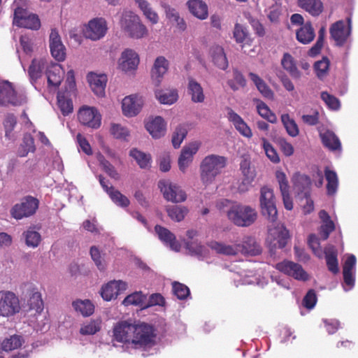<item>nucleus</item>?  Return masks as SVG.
Listing matches in <instances>:
<instances>
[{
	"mask_svg": "<svg viewBox=\"0 0 358 358\" xmlns=\"http://www.w3.org/2000/svg\"><path fill=\"white\" fill-rule=\"evenodd\" d=\"M113 336L117 342L131 344L135 348L145 349L155 345L157 334L151 324L124 320L115 324Z\"/></svg>",
	"mask_w": 358,
	"mask_h": 358,
	"instance_id": "1",
	"label": "nucleus"
},
{
	"mask_svg": "<svg viewBox=\"0 0 358 358\" xmlns=\"http://www.w3.org/2000/svg\"><path fill=\"white\" fill-rule=\"evenodd\" d=\"M217 208L227 214L228 219L238 227H249L257 219L255 209L249 206L233 203L228 199H222L217 203Z\"/></svg>",
	"mask_w": 358,
	"mask_h": 358,
	"instance_id": "2",
	"label": "nucleus"
},
{
	"mask_svg": "<svg viewBox=\"0 0 358 358\" xmlns=\"http://www.w3.org/2000/svg\"><path fill=\"white\" fill-rule=\"evenodd\" d=\"M119 24L122 31L134 39H141L148 36L147 27L142 22L140 17L132 11L122 13Z\"/></svg>",
	"mask_w": 358,
	"mask_h": 358,
	"instance_id": "3",
	"label": "nucleus"
},
{
	"mask_svg": "<svg viewBox=\"0 0 358 358\" xmlns=\"http://www.w3.org/2000/svg\"><path fill=\"white\" fill-rule=\"evenodd\" d=\"M226 158L216 155L206 156L200 164V176L203 184L211 183L226 166Z\"/></svg>",
	"mask_w": 358,
	"mask_h": 358,
	"instance_id": "4",
	"label": "nucleus"
},
{
	"mask_svg": "<svg viewBox=\"0 0 358 358\" xmlns=\"http://www.w3.org/2000/svg\"><path fill=\"white\" fill-rule=\"evenodd\" d=\"M289 239V232L283 224L269 227L266 244L271 254H275L277 249L285 248Z\"/></svg>",
	"mask_w": 358,
	"mask_h": 358,
	"instance_id": "5",
	"label": "nucleus"
},
{
	"mask_svg": "<svg viewBox=\"0 0 358 358\" xmlns=\"http://www.w3.org/2000/svg\"><path fill=\"white\" fill-rule=\"evenodd\" d=\"M39 206L38 199L32 196H26L21 199L10 210L11 216L16 220H21L34 215Z\"/></svg>",
	"mask_w": 358,
	"mask_h": 358,
	"instance_id": "6",
	"label": "nucleus"
},
{
	"mask_svg": "<svg viewBox=\"0 0 358 358\" xmlns=\"http://www.w3.org/2000/svg\"><path fill=\"white\" fill-rule=\"evenodd\" d=\"M27 102L23 94H17L12 84L6 80H0V106H21Z\"/></svg>",
	"mask_w": 358,
	"mask_h": 358,
	"instance_id": "7",
	"label": "nucleus"
},
{
	"mask_svg": "<svg viewBox=\"0 0 358 358\" xmlns=\"http://www.w3.org/2000/svg\"><path fill=\"white\" fill-rule=\"evenodd\" d=\"M259 200L263 215L273 224L277 220L278 211L273 189L267 186L262 187Z\"/></svg>",
	"mask_w": 358,
	"mask_h": 358,
	"instance_id": "8",
	"label": "nucleus"
},
{
	"mask_svg": "<svg viewBox=\"0 0 358 358\" xmlns=\"http://www.w3.org/2000/svg\"><path fill=\"white\" fill-rule=\"evenodd\" d=\"M13 23L18 27L32 30H38L41 27L38 16L20 6H17L14 10Z\"/></svg>",
	"mask_w": 358,
	"mask_h": 358,
	"instance_id": "9",
	"label": "nucleus"
},
{
	"mask_svg": "<svg viewBox=\"0 0 358 358\" xmlns=\"http://www.w3.org/2000/svg\"><path fill=\"white\" fill-rule=\"evenodd\" d=\"M158 187L163 194L164 198L173 203H182L187 199V194L178 185L169 180H161L158 182Z\"/></svg>",
	"mask_w": 358,
	"mask_h": 358,
	"instance_id": "10",
	"label": "nucleus"
},
{
	"mask_svg": "<svg viewBox=\"0 0 358 358\" xmlns=\"http://www.w3.org/2000/svg\"><path fill=\"white\" fill-rule=\"evenodd\" d=\"M18 297L12 292L0 291V316L9 317L20 310Z\"/></svg>",
	"mask_w": 358,
	"mask_h": 358,
	"instance_id": "11",
	"label": "nucleus"
},
{
	"mask_svg": "<svg viewBox=\"0 0 358 358\" xmlns=\"http://www.w3.org/2000/svg\"><path fill=\"white\" fill-rule=\"evenodd\" d=\"M351 20L348 18V26L343 20H338L332 24L329 32L336 45L343 46L347 41L351 31Z\"/></svg>",
	"mask_w": 358,
	"mask_h": 358,
	"instance_id": "12",
	"label": "nucleus"
},
{
	"mask_svg": "<svg viewBox=\"0 0 358 358\" xmlns=\"http://www.w3.org/2000/svg\"><path fill=\"white\" fill-rule=\"evenodd\" d=\"M275 268L296 280L303 281L308 280V275L303 270V267L297 263L291 261H283L278 263Z\"/></svg>",
	"mask_w": 358,
	"mask_h": 358,
	"instance_id": "13",
	"label": "nucleus"
},
{
	"mask_svg": "<svg viewBox=\"0 0 358 358\" xmlns=\"http://www.w3.org/2000/svg\"><path fill=\"white\" fill-rule=\"evenodd\" d=\"M49 46L52 56L58 62L66 58V48L64 45L58 31L52 29L49 36Z\"/></svg>",
	"mask_w": 358,
	"mask_h": 358,
	"instance_id": "14",
	"label": "nucleus"
},
{
	"mask_svg": "<svg viewBox=\"0 0 358 358\" xmlns=\"http://www.w3.org/2000/svg\"><path fill=\"white\" fill-rule=\"evenodd\" d=\"M143 105L142 96L136 94L126 96L122 103L123 114L127 117L136 116L141 111Z\"/></svg>",
	"mask_w": 358,
	"mask_h": 358,
	"instance_id": "15",
	"label": "nucleus"
},
{
	"mask_svg": "<svg viewBox=\"0 0 358 358\" xmlns=\"http://www.w3.org/2000/svg\"><path fill=\"white\" fill-rule=\"evenodd\" d=\"M201 145V142L194 141L183 147L178 158V166L181 171H185L187 166L192 162L193 157L198 152Z\"/></svg>",
	"mask_w": 358,
	"mask_h": 358,
	"instance_id": "16",
	"label": "nucleus"
},
{
	"mask_svg": "<svg viewBox=\"0 0 358 358\" xmlns=\"http://www.w3.org/2000/svg\"><path fill=\"white\" fill-rule=\"evenodd\" d=\"M238 253L244 256H257L262 253V248L256 239L252 236H245L240 243H237Z\"/></svg>",
	"mask_w": 358,
	"mask_h": 358,
	"instance_id": "17",
	"label": "nucleus"
},
{
	"mask_svg": "<svg viewBox=\"0 0 358 358\" xmlns=\"http://www.w3.org/2000/svg\"><path fill=\"white\" fill-rule=\"evenodd\" d=\"M169 69V62L163 56L156 58L151 70L152 81L155 86H159L162 80L164 74Z\"/></svg>",
	"mask_w": 358,
	"mask_h": 358,
	"instance_id": "18",
	"label": "nucleus"
},
{
	"mask_svg": "<svg viewBox=\"0 0 358 358\" xmlns=\"http://www.w3.org/2000/svg\"><path fill=\"white\" fill-rule=\"evenodd\" d=\"M292 182L294 189L299 197L304 195H310L311 180L309 176L296 173L293 176Z\"/></svg>",
	"mask_w": 358,
	"mask_h": 358,
	"instance_id": "19",
	"label": "nucleus"
},
{
	"mask_svg": "<svg viewBox=\"0 0 358 358\" xmlns=\"http://www.w3.org/2000/svg\"><path fill=\"white\" fill-rule=\"evenodd\" d=\"M155 230L159 238L165 245H169L176 252L180 251L181 245L176 241V236L170 230L158 224L155 226Z\"/></svg>",
	"mask_w": 358,
	"mask_h": 358,
	"instance_id": "20",
	"label": "nucleus"
},
{
	"mask_svg": "<svg viewBox=\"0 0 358 358\" xmlns=\"http://www.w3.org/2000/svg\"><path fill=\"white\" fill-rule=\"evenodd\" d=\"M227 117L233 123L236 129L243 136L250 138L252 136L251 129L243 119L231 108H228Z\"/></svg>",
	"mask_w": 358,
	"mask_h": 358,
	"instance_id": "21",
	"label": "nucleus"
},
{
	"mask_svg": "<svg viewBox=\"0 0 358 358\" xmlns=\"http://www.w3.org/2000/svg\"><path fill=\"white\" fill-rule=\"evenodd\" d=\"M120 60V68L126 72L136 69L139 63L138 54L131 49H127L122 53Z\"/></svg>",
	"mask_w": 358,
	"mask_h": 358,
	"instance_id": "22",
	"label": "nucleus"
},
{
	"mask_svg": "<svg viewBox=\"0 0 358 358\" xmlns=\"http://www.w3.org/2000/svg\"><path fill=\"white\" fill-rule=\"evenodd\" d=\"M46 76L48 87H57L63 80L64 71L60 64H52L47 68Z\"/></svg>",
	"mask_w": 358,
	"mask_h": 358,
	"instance_id": "23",
	"label": "nucleus"
},
{
	"mask_svg": "<svg viewBox=\"0 0 358 358\" xmlns=\"http://www.w3.org/2000/svg\"><path fill=\"white\" fill-rule=\"evenodd\" d=\"M108 30V23L103 17H95L91 20V41L103 38Z\"/></svg>",
	"mask_w": 358,
	"mask_h": 358,
	"instance_id": "24",
	"label": "nucleus"
},
{
	"mask_svg": "<svg viewBox=\"0 0 358 358\" xmlns=\"http://www.w3.org/2000/svg\"><path fill=\"white\" fill-rule=\"evenodd\" d=\"M127 284L122 281H110L101 288V296L106 301L116 299L120 289L126 288Z\"/></svg>",
	"mask_w": 358,
	"mask_h": 358,
	"instance_id": "25",
	"label": "nucleus"
},
{
	"mask_svg": "<svg viewBox=\"0 0 358 358\" xmlns=\"http://www.w3.org/2000/svg\"><path fill=\"white\" fill-rule=\"evenodd\" d=\"M108 78L106 74H97L91 71V90L98 97H103L105 96V90Z\"/></svg>",
	"mask_w": 358,
	"mask_h": 358,
	"instance_id": "26",
	"label": "nucleus"
},
{
	"mask_svg": "<svg viewBox=\"0 0 358 358\" xmlns=\"http://www.w3.org/2000/svg\"><path fill=\"white\" fill-rule=\"evenodd\" d=\"M145 128L154 138H159L166 133V123L160 116L147 122Z\"/></svg>",
	"mask_w": 358,
	"mask_h": 358,
	"instance_id": "27",
	"label": "nucleus"
},
{
	"mask_svg": "<svg viewBox=\"0 0 358 358\" xmlns=\"http://www.w3.org/2000/svg\"><path fill=\"white\" fill-rule=\"evenodd\" d=\"M187 92L194 103H203L205 100L206 96L202 86L191 77L188 78Z\"/></svg>",
	"mask_w": 358,
	"mask_h": 358,
	"instance_id": "28",
	"label": "nucleus"
},
{
	"mask_svg": "<svg viewBox=\"0 0 358 358\" xmlns=\"http://www.w3.org/2000/svg\"><path fill=\"white\" fill-rule=\"evenodd\" d=\"M297 5L313 17L319 16L324 10L321 0H297Z\"/></svg>",
	"mask_w": 358,
	"mask_h": 358,
	"instance_id": "29",
	"label": "nucleus"
},
{
	"mask_svg": "<svg viewBox=\"0 0 358 358\" xmlns=\"http://www.w3.org/2000/svg\"><path fill=\"white\" fill-rule=\"evenodd\" d=\"M322 143L324 147L331 151H340L341 150V143L338 137L330 130H326L320 134Z\"/></svg>",
	"mask_w": 358,
	"mask_h": 358,
	"instance_id": "30",
	"label": "nucleus"
},
{
	"mask_svg": "<svg viewBox=\"0 0 358 358\" xmlns=\"http://www.w3.org/2000/svg\"><path fill=\"white\" fill-rule=\"evenodd\" d=\"M315 36V30L310 22H306L296 32V40L302 44H309Z\"/></svg>",
	"mask_w": 358,
	"mask_h": 358,
	"instance_id": "31",
	"label": "nucleus"
},
{
	"mask_svg": "<svg viewBox=\"0 0 358 358\" xmlns=\"http://www.w3.org/2000/svg\"><path fill=\"white\" fill-rule=\"evenodd\" d=\"M248 76L264 98L270 100L274 99V93L272 90L257 74L250 72Z\"/></svg>",
	"mask_w": 358,
	"mask_h": 358,
	"instance_id": "32",
	"label": "nucleus"
},
{
	"mask_svg": "<svg viewBox=\"0 0 358 358\" xmlns=\"http://www.w3.org/2000/svg\"><path fill=\"white\" fill-rule=\"evenodd\" d=\"M281 65L293 78L299 79L301 78V74L296 66V61L289 53H284L281 59Z\"/></svg>",
	"mask_w": 358,
	"mask_h": 358,
	"instance_id": "33",
	"label": "nucleus"
},
{
	"mask_svg": "<svg viewBox=\"0 0 358 358\" xmlns=\"http://www.w3.org/2000/svg\"><path fill=\"white\" fill-rule=\"evenodd\" d=\"M134 1L148 20L152 24L158 23L159 20V15L147 0H134Z\"/></svg>",
	"mask_w": 358,
	"mask_h": 358,
	"instance_id": "34",
	"label": "nucleus"
},
{
	"mask_svg": "<svg viewBox=\"0 0 358 358\" xmlns=\"http://www.w3.org/2000/svg\"><path fill=\"white\" fill-rule=\"evenodd\" d=\"M188 8L190 13L201 20L208 17V6L206 3L201 0H189L187 1Z\"/></svg>",
	"mask_w": 358,
	"mask_h": 358,
	"instance_id": "35",
	"label": "nucleus"
},
{
	"mask_svg": "<svg viewBox=\"0 0 358 358\" xmlns=\"http://www.w3.org/2000/svg\"><path fill=\"white\" fill-rule=\"evenodd\" d=\"M210 248L216 253L227 256H236L238 253L237 245H227L224 243L213 241L209 244Z\"/></svg>",
	"mask_w": 358,
	"mask_h": 358,
	"instance_id": "36",
	"label": "nucleus"
},
{
	"mask_svg": "<svg viewBox=\"0 0 358 358\" xmlns=\"http://www.w3.org/2000/svg\"><path fill=\"white\" fill-rule=\"evenodd\" d=\"M213 62L219 69L225 70L229 65L223 48L217 45L212 49Z\"/></svg>",
	"mask_w": 358,
	"mask_h": 358,
	"instance_id": "37",
	"label": "nucleus"
},
{
	"mask_svg": "<svg viewBox=\"0 0 358 358\" xmlns=\"http://www.w3.org/2000/svg\"><path fill=\"white\" fill-rule=\"evenodd\" d=\"M325 259L327 266L329 271L334 274H336L339 271L338 262L337 259V251L334 247L325 248L324 250Z\"/></svg>",
	"mask_w": 358,
	"mask_h": 358,
	"instance_id": "38",
	"label": "nucleus"
},
{
	"mask_svg": "<svg viewBox=\"0 0 358 358\" xmlns=\"http://www.w3.org/2000/svg\"><path fill=\"white\" fill-rule=\"evenodd\" d=\"M168 216L175 222H181L189 212L185 206H168L166 208Z\"/></svg>",
	"mask_w": 358,
	"mask_h": 358,
	"instance_id": "39",
	"label": "nucleus"
},
{
	"mask_svg": "<svg viewBox=\"0 0 358 358\" xmlns=\"http://www.w3.org/2000/svg\"><path fill=\"white\" fill-rule=\"evenodd\" d=\"M36 150L34 145V139L29 134L24 135L22 143H21L17 155L20 157H25L29 152H34Z\"/></svg>",
	"mask_w": 358,
	"mask_h": 358,
	"instance_id": "40",
	"label": "nucleus"
},
{
	"mask_svg": "<svg viewBox=\"0 0 358 358\" xmlns=\"http://www.w3.org/2000/svg\"><path fill=\"white\" fill-rule=\"evenodd\" d=\"M129 155L136 160L140 168L147 169L150 166L151 156L150 154H146L136 148H133L130 150Z\"/></svg>",
	"mask_w": 358,
	"mask_h": 358,
	"instance_id": "41",
	"label": "nucleus"
},
{
	"mask_svg": "<svg viewBox=\"0 0 358 358\" xmlns=\"http://www.w3.org/2000/svg\"><path fill=\"white\" fill-rule=\"evenodd\" d=\"M254 101L257 103V113L262 117L271 123L276 122V115L271 110L269 107L264 101L260 99H254Z\"/></svg>",
	"mask_w": 358,
	"mask_h": 358,
	"instance_id": "42",
	"label": "nucleus"
},
{
	"mask_svg": "<svg viewBox=\"0 0 358 358\" xmlns=\"http://www.w3.org/2000/svg\"><path fill=\"white\" fill-rule=\"evenodd\" d=\"M324 175L327 181V192L329 195L334 194L338 188V180L337 174L335 171L326 168L324 170Z\"/></svg>",
	"mask_w": 358,
	"mask_h": 358,
	"instance_id": "43",
	"label": "nucleus"
},
{
	"mask_svg": "<svg viewBox=\"0 0 358 358\" xmlns=\"http://www.w3.org/2000/svg\"><path fill=\"white\" fill-rule=\"evenodd\" d=\"M23 343L22 336L13 335L5 338L1 343V349L5 352H9L21 347Z\"/></svg>",
	"mask_w": 358,
	"mask_h": 358,
	"instance_id": "44",
	"label": "nucleus"
},
{
	"mask_svg": "<svg viewBox=\"0 0 358 358\" xmlns=\"http://www.w3.org/2000/svg\"><path fill=\"white\" fill-rule=\"evenodd\" d=\"M57 98L58 107L64 116H66L73 112L72 100L67 98L64 93L58 92Z\"/></svg>",
	"mask_w": 358,
	"mask_h": 358,
	"instance_id": "45",
	"label": "nucleus"
},
{
	"mask_svg": "<svg viewBox=\"0 0 358 358\" xmlns=\"http://www.w3.org/2000/svg\"><path fill=\"white\" fill-rule=\"evenodd\" d=\"M155 96L162 104H173L178 100V93L176 90L164 92L162 90H157Z\"/></svg>",
	"mask_w": 358,
	"mask_h": 358,
	"instance_id": "46",
	"label": "nucleus"
},
{
	"mask_svg": "<svg viewBox=\"0 0 358 358\" xmlns=\"http://www.w3.org/2000/svg\"><path fill=\"white\" fill-rule=\"evenodd\" d=\"M23 236L25 239L26 245L30 248H34L38 247L41 241V234L31 229H29L24 231Z\"/></svg>",
	"mask_w": 358,
	"mask_h": 358,
	"instance_id": "47",
	"label": "nucleus"
},
{
	"mask_svg": "<svg viewBox=\"0 0 358 358\" xmlns=\"http://www.w3.org/2000/svg\"><path fill=\"white\" fill-rule=\"evenodd\" d=\"M281 121L289 136L295 137L299 134V131L296 123L288 114L282 115Z\"/></svg>",
	"mask_w": 358,
	"mask_h": 358,
	"instance_id": "48",
	"label": "nucleus"
},
{
	"mask_svg": "<svg viewBox=\"0 0 358 358\" xmlns=\"http://www.w3.org/2000/svg\"><path fill=\"white\" fill-rule=\"evenodd\" d=\"M96 157L103 170L110 177L115 180H118L120 178V175L115 170V167L108 161L106 160L102 155L98 153Z\"/></svg>",
	"mask_w": 358,
	"mask_h": 358,
	"instance_id": "49",
	"label": "nucleus"
},
{
	"mask_svg": "<svg viewBox=\"0 0 358 358\" xmlns=\"http://www.w3.org/2000/svg\"><path fill=\"white\" fill-rule=\"evenodd\" d=\"M262 146L266 157L274 164H278L280 162V157L276 150L265 138H262Z\"/></svg>",
	"mask_w": 358,
	"mask_h": 358,
	"instance_id": "50",
	"label": "nucleus"
},
{
	"mask_svg": "<svg viewBox=\"0 0 358 358\" xmlns=\"http://www.w3.org/2000/svg\"><path fill=\"white\" fill-rule=\"evenodd\" d=\"M72 306L75 311L84 317L90 316V299L73 301Z\"/></svg>",
	"mask_w": 358,
	"mask_h": 358,
	"instance_id": "51",
	"label": "nucleus"
},
{
	"mask_svg": "<svg viewBox=\"0 0 358 358\" xmlns=\"http://www.w3.org/2000/svg\"><path fill=\"white\" fill-rule=\"evenodd\" d=\"M44 67V62L43 60L33 59L30 64L28 73L32 80H37L41 76L42 70Z\"/></svg>",
	"mask_w": 358,
	"mask_h": 358,
	"instance_id": "52",
	"label": "nucleus"
},
{
	"mask_svg": "<svg viewBox=\"0 0 358 358\" xmlns=\"http://www.w3.org/2000/svg\"><path fill=\"white\" fill-rule=\"evenodd\" d=\"M91 258L99 271L105 270L106 262L104 253H101L96 247H91Z\"/></svg>",
	"mask_w": 358,
	"mask_h": 358,
	"instance_id": "53",
	"label": "nucleus"
},
{
	"mask_svg": "<svg viewBox=\"0 0 358 358\" xmlns=\"http://www.w3.org/2000/svg\"><path fill=\"white\" fill-rule=\"evenodd\" d=\"M108 195L111 200L119 206L127 207L130 203L128 198L115 188L110 189Z\"/></svg>",
	"mask_w": 358,
	"mask_h": 358,
	"instance_id": "54",
	"label": "nucleus"
},
{
	"mask_svg": "<svg viewBox=\"0 0 358 358\" xmlns=\"http://www.w3.org/2000/svg\"><path fill=\"white\" fill-rule=\"evenodd\" d=\"M234 38L236 43H243L248 40V31L242 24L236 23L233 31Z\"/></svg>",
	"mask_w": 358,
	"mask_h": 358,
	"instance_id": "55",
	"label": "nucleus"
},
{
	"mask_svg": "<svg viewBox=\"0 0 358 358\" xmlns=\"http://www.w3.org/2000/svg\"><path fill=\"white\" fill-rule=\"evenodd\" d=\"M173 294L180 300H184L190 294L189 289L185 285L179 282H173L172 283Z\"/></svg>",
	"mask_w": 358,
	"mask_h": 358,
	"instance_id": "56",
	"label": "nucleus"
},
{
	"mask_svg": "<svg viewBox=\"0 0 358 358\" xmlns=\"http://www.w3.org/2000/svg\"><path fill=\"white\" fill-rule=\"evenodd\" d=\"M187 134V130L183 125H179L176 127L172 136V143L175 148L180 147L184 138Z\"/></svg>",
	"mask_w": 358,
	"mask_h": 358,
	"instance_id": "57",
	"label": "nucleus"
},
{
	"mask_svg": "<svg viewBox=\"0 0 358 358\" xmlns=\"http://www.w3.org/2000/svg\"><path fill=\"white\" fill-rule=\"evenodd\" d=\"M145 299V296L141 292H136L128 295L123 300L122 303L126 306L130 305L142 306Z\"/></svg>",
	"mask_w": 358,
	"mask_h": 358,
	"instance_id": "58",
	"label": "nucleus"
},
{
	"mask_svg": "<svg viewBox=\"0 0 358 358\" xmlns=\"http://www.w3.org/2000/svg\"><path fill=\"white\" fill-rule=\"evenodd\" d=\"M329 67V60L327 57H323L322 60L317 61L314 64V69L317 76L322 79L327 73Z\"/></svg>",
	"mask_w": 358,
	"mask_h": 358,
	"instance_id": "59",
	"label": "nucleus"
},
{
	"mask_svg": "<svg viewBox=\"0 0 358 358\" xmlns=\"http://www.w3.org/2000/svg\"><path fill=\"white\" fill-rule=\"evenodd\" d=\"M30 309L35 310L37 313H41L43 310V301L41 293L34 292L29 299Z\"/></svg>",
	"mask_w": 358,
	"mask_h": 358,
	"instance_id": "60",
	"label": "nucleus"
},
{
	"mask_svg": "<svg viewBox=\"0 0 358 358\" xmlns=\"http://www.w3.org/2000/svg\"><path fill=\"white\" fill-rule=\"evenodd\" d=\"M110 133L115 138L122 140H126L127 137L129 136L128 129L119 124H111Z\"/></svg>",
	"mask_w": 358,
	"mask_h": 358,
	"instance_id": "61",
	"label": "nucleus"
},
{
	"mask_svg": "<svg viewBox=\"0 0 358 358\" xmlns=\"http://www.w3.org/2000/svg\"><path fill=\"white\" fill-rule=\"evenodd\" d=\"M321 99L325 102L328 107L332 110H338L341 106L338 99L327 92H322L321 93Z\"/></svg>",
	"mask_w": 358,
	"mask_h": 358,
	"instance_id": "62",
	"label": "nucleus"
},
{
	"mask_svg": "<svg viewBox=\"0 0 358 358\" xmlns=\"http://www.w3.org/2000/svg\"><path fill=\"white\" fill-rule=\"evenodd\" d=\"M240 170L243 177L255 178L256 172L251 167V162L248 158H243L240 163Z\"/></svg>",
	"mask_w": 358,
	"mask_h": 358,
	"instance_id": "63",
	"label": "nucleus"
},
{
	"mask_svg": "<svg viewBox=\"0 0 358 358\" xmlns=\"http://www.w3.org/2000/svg\"><path fill=\"white\" fill-rule=\"evenodd\" d=\"M308 243L313 253L317 257H321L322 255V250L320 246L319 238L315 234H310L308 236Z\"/></svg>",
	"mask_w": 358,
	"mask_h": 358,
	"instance_id": "64",
	"label": "nucleus"
}]
</instances>
